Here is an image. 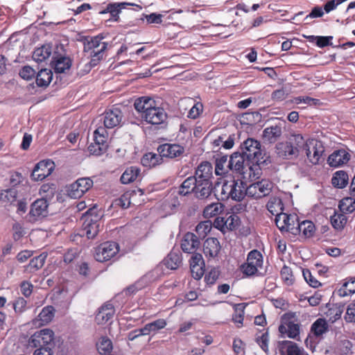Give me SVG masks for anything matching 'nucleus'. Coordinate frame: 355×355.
Here are the masks:
<instances>
[{"label": "nucleus", "instance_id": "1", "mask_svg": "<svg viewBox=\"0 0 355 355\" xmlns=\"http://www.w3.org/2000/svg\"><path fill=\"white\" fill-rule=\"evenodd\" d=\"M123 119L121 110L118 107H112L105 112L101 120L103 121L104 127H98L94 132V143L88 146L91 154L100 155L105 152L107 145L108 137L107 128L112 129L120 126Z\"/></svg>", "mask_w": 355, "mask_h": 355}, {"label": "nucleus", "instance_id": "2", "mask_svg": "<svg viewBox=\"0 0 355 355\" xmlns=\"http://www.w3.org/2000/svg\"><path fill=\"white\" fill-rule=\"evenodd\" d=\"M103 39V37L97 35L86 37L83 41L84 52L91 58L89 62L91 67L96 66L103 58L107 43L102 42Z\"/></svg>", "mask_w": 355, "mask_h": 355}, {"label": "nucleus", "instance_id": "3", "mask_svg": "<svg viewBox=\"0 0 355 355\" xmlns=\"http://www.w3.org/2000/svg\"><path fill=\"white\" fill-rule=\"evenodd\" d=\"M216 196L220 200L241 201L247 196L246 184L239 179L225 181L221 186L220 193Z\"/></svg>", "mask_w": 355, "mask_h": 355}, {"label": "nucleus", "instance_id": "4", "mask_svg": "<svg viewBox=\"0 0 355 355\" xmlns=\"http://www.w3.org/2000/svg\"><path fill=\"white\" fill-rule=\"evenodd\" d=\"M239 151L252 164L260 165L266 162L261 144L254 139L248 138L245 140L241 143Z\"/></svg>", "mask_w": 355, "mask_h": 355}, {"label": "nucleus", "instance_id": "5", "mask_svg": "<svg viewBox=\"0 0 355 355\" xmlns=\"http://www.w3.org/2000/svg\"><path fill=\"white\" fill-rule=\"evenodd\" d=\"M28 347H54L55 334L54 332L48 328L41 329L35 332L28 339Z\"/></svg>", "mask_w": 355, "mask_h": 355}, {"label": "nucleus", "instance_id": "6", "mask_svg": "<svg viewBox=\"0 0 355 355\" xmlns=\"http://www.w3.org/2000/svg\"><path fill=\"white\" fill-rule=\"evenodd\" d=\"M263 266V256L257 250L250 251L245 263L241 265V270L247 277L255 275Z\"/></svg>", "mask_w": 355, "mask_h": 355}, {"label": "nucleus", "instance_id": "7", "mask_svg": "<svg viewBox=\"0 0 355 355\" xmlns=\"http://www.w3.org/2000/svg\"><path fill=\"white\" fill-rule=\"evenodd\" d=\"M119 252V245L114 241H106L98 245L94 257L98 262H104L114 258Z\"/></svg>", "mask_w": 355, "mask_h": 355}, {"label": "nucleus", "instance_id": "8", "mask_svg": "<svg viewBox=\"0 0 355 355\" xmlns=\"http://www.w3.org/2000/svg\"><path fill=\"white\" fill-rule=\"evenodd\" d=\"M50 64L55 73H61L69 69L71 66V61L69 58L65 55L62 45L57 46V51L55 50Z\"/></svg>", "mask_w": 355, "mask_h": 355}, {"label": "nucleus", "instance_id": "9", "mask_svg": "<svg viewBox=\"0 0 355 355\" xmlns=\"http://www.w3.org/2000/svg\"><path fill=\"white\" fill-rule=\"evenodd\" d=\"M275 221L281 232L286 231L296 235L297 230L295 227L298 221V217L296 214H287L283 212L277 214Z\"/></svg>", "mask_w": 355, "mask_h": 355}, {"label": "nucleus", "instance_id": "10", "mask_svg": "<svg viewBox=\"0 0 355 355\" xmlns=\"http://www.w3.org/2000/svg\"><path fill=\"white\" fill-rule=\"evenodd\" d=\"M272 183L268 180H261L246 187L247 196L253 198H261L270 194Z\"/></svg>", "mask_w": 355, "mask_h": 355}, {"label": "nucleus", "instance_id": "11", "mask_svg": "<svg viewBox=\"0 0 355 355\" xmlns=\"http://www.w3.org/2000/svg\"><path fill=\"white\" fill-rule=\"evenodd\" d=\"M53 78V73L47 69H42L35 76V83L34 82L27 83L26 87L27 92L29 94H33L37 92L38 87H46L49 85Z\"/></svg>", "mask_w": 355, "mask_h": 355}, {"label": "nucleus", "instance_id": "12", "mask_svg": "<svg viewBox=\"0 0 355 355\" xmlns=\"http://www.w3.org/2000/svg\"><path fill=\"white\" fill-rule=\"evenodd\" d=\"M55 169V164L50 159L42 160L34 167L31 178L35 181H42L49 176Z\"/></svg>", "mask_w": 355, "mask_h": 355}, {"label": "nucleus", "instance_id": "13", "mask_svg": "<svg viewBox=\"0 0 355 355\" xmlns=\"http://www.w3.org/2000/svg\"><path fill=\"white\" fill-rule=\"evenodd\" d=\"M92 185L93 181L90 178H79L69 186L68 194L72 198H79L87 191Z\"/></svg>", "mask_w": 355, "mask_h": 355}, {"label": "nucleus", "instance_id": "14", "mask_svg": "<svg viewBox=\"0 0 355 355\" xmlns=\"http://www.w3.org/2000/svg\"><path fill=\"white\" fill-rule=\"evenodd\" d=\"M141 118L151 125H160L165 122L167 114L164 109L156 104L146 114H141Z\"/></svg>", "mask_w": 355, "mask_h": 355}, {"label": "nucleus", "instance_id": "15", "mask_svg": "<svg viewBox=\"0 0 355 355\" xmlns=\"http://www.w3.org/2000/svg\"><path fill=\"white\" fill-rule=\"evenodd\" d=\"M308 148H306V155L311 163L317 164L324 152V148L321 141L311 139L307 143Z\"/></svg>", "mask_w": 355, "mask_h": 355}, {"label": "nucleus", "instance_id": "16", "mask_svg": "<svg viewBox=\"0 0 355 355\" xmlns=\"http://www.w3.org/2000/svg\"><path fill=\"white\" fill-rule=\"evenodd\" d=\"M48 202L44 198L36 200L31 206L29 220L35 221L46 217L48 214Z\"/></svg>", "mask_w": 355, "mask_h": 355}, {"label": "nucleus", "instance_id": "17", "mask_svg": "<svg viewBox=\"0 0 355 355\" xmlns=\"http://www.w3.org/2000/svg\"><path fill=\"white\" fill-rule=\"evenodd\" d=\"M59 44H52L51 43H46L42 45L35 49L33 53V59L37 62H42L54 56L55 50L57 51V46Z\"/></svg>", "mask_w": 355, "mask_h": 355}, {"label": "nucleus", "instance_id": "18", "mask_svg": "<svg viewBox=\"0 0 355 355\" xmlns=\"http://www.w3.org/2000/svg\"><path fill=\"white\" fill-rule=\"evenodd\" d=\"M280 355H308L303 348L290 340H282L277 343Z\"/></svg>", "mask_w": 355, "mask_h": 355}, {"label": "nucleus", "instance_id": "19", "mask_svg": "<svg viewBox=\"0 0 355 355\" xmlns=\"http://www.w3.org/2000/svg\"><path fill=\"white\" fill-rule=\"evenodd\" d=\"M127 6H136V4L127 2L111 3L107 4L105 9L100 11L99 15L110 13V18L107 20V21H119L121 10L125 8Z\"/></svg>", "mask_w": 355, "mask_h": 355}, {"label": "nucleus", "instance_id": "20", "mask_svg": "<svg viewBox=\"0 0 355 355\" xmlns=\"http://www.w3.org/2000/svg\"><path fill=\"white\" fill-rule=\"evenodd\" d=\"M250 162H248L245 157L239 152L234 153L229 158L227 167L229 169L234 171L238 173L243 174L245 165L249 166Z\"/></svg>", "mask_w": 355, "mask_h": 355}, {"label": "nucleus", "instance_id": "21", "mask_svg": "<svg viewBox=\"0 0 355 355\" xmlns=\"http://www.w3.org/2000/svg\"><path fill=\"white\" fill-rule=\"evenodd\" d=\"M157 151L160 153L161 156L167 158H175L180 156L184 153V148L176 144L166 143L160 145Z\"/></svg>", "mask_w": 355, "mask_h": 355}, {"label": "nucleus", "instance_id": "22", "mask_svg": "<svg viewBox=\"0 0 355 355\" xmlns=\"http://www.w3.org/2000/svg\"><path fill=\"white\" fill-rule=\"evenodd\" d=\"M200 245L198 237L193 233L187 232L184 234L182 242L181 248L186 253H194Z\"/></svg>", "mask_w": 355, "mask_h": 355}, {"label": "nucleus", "instance_id": "23", "mask_svg": "<svg viewBox=\"0 0 355 355\" xmlns=\"http://www.w3.org/2000/svg\"><path fill=\"white\" fill-rule=\"evenodd\" d=\"M114 308L110 302H105L101 306L96 315L95 320L98 324H104L108 322L114 314Z\"/></svg>", "mask_w": 355, "mask_h": 355}, {"label": "nucleus", "instance_id": "24", "mask_svg": "<svg viewBox=\"0 0 355 355\" xmlns=\"http://www.w3.org/2000/svg\"><path fill=\"white\" fill-rule=\"evenodd\" d=\"M220 245L216 238H207L203 243V252L206 257L215 258L220 250Z\"/></svg>", "mask_w": 355, "mask_h": 355}, {"label": "nucleus", "instance_id": "25", "mask_svg": "<svg viewBox=\"0 0 355 355\" xmlns=\"http://www.w3.org/2000/svg\"><path fill=\"white\" fill-rule=\"evenodd\" d=\"M17 191L15 188H10L3 190L0 193V201L5 203V205H12L17 202V211H22V200H17Z\"/></svg>", "mask_w": 355, "mask_h": 355}, {"label": "nucleus", "instance_id": "26", "mask_svg": "<svg viewBox=\"0 0 355 355\" xmlns=\"http://www.w3.org/2000/svg\"><path fill=\"white\" fill-rule=\"evenodd\" d=\"M194 178L197 182L211 181L212 177V166L208 162H202L196 170Z\"/></svg>", "mask_w": 355, "mask_h": 355}, {"label": "nucleus", "instance_id": "27", "mask_svg": "<svg viewBox=\"0 0 355 355\" xmlns=\"http://www.w3.org/2000/svg\"><path fill=\"white\" fill-rule=\"evenodd\" d=\"M349 159V154L345 150H338L329 156L327 162L331 166L338 167L346 164Z\"/></svg>", "mask_w": 355, "mask_h": 355}, {"label": "nucleus", "instance_id": "28", "mask_svg": "<svg viewBox=\"0 0 355 355\" xmlns=\"http://www.w3.org/2000/svg\"><path fill=\"white\" fill-rule=\"evenodd\" d=\"M157 104L155 101L148 96H142L135 100L134 106L135 110L141 114H146L150 110L153 109Z\"/></svg>", "mask_w": 355, "mask_h": 355}, {"label": "nucleus", "instance_id": "29", "mask_svg": "<svg viewBox=\"0 0 355 355\" xmlns=\"http://www.w3.org/2000/svg\"><path fill=\"white\" fill-rule=\"evenodd\" d=\"M194 188H196L195 196L197 198L207 199L211 195L212 182L211 181L197 182Z\"/></svg>", "mask_w": 355, "mask_h": 355}, {"label": "nucleus", "instance_id": "30", "mask_svg": "<svg viewBox=\"0 0 355 355\" xmlns=\"http://www.w3.org/2000/svg\"><path fill=\"white\" fill-rule=\"evenodd\" d=\"M282 134L281 125H272L263 130L262 136L266 142L273 144L277 141Z\"/></svg>", "mask_w": 355, "mask_h": 355}, {"label": "nucleus", "instance_id": "31", "mask_svg": "<svg viewBox=\"0 0 355 355\" xmlns=\"http://www.w3.org/2000/svg\"><path fill=\"white\" fill-rule=\"evenodd\" d=\"M277 153L284 159H291L297 157V150L293 147L289 141L279 143L277 145Z\"/></svg>", "mask_w": 355, "mask_h": 355}, {"label": "nucleus", "instance_id": "32", "mask_svg": "<svg viewBox=\"0 0 355 355\" xmlns=\"http://www.w3.org/2000/svg\"><path fill=\"white\" fill-rule=\"evenodd\" d=\"M279 331L284 337L286 335L290 338L297 339L300 334V325L293 322H288L279 327Z\"/></svg>", "mask_w": 355, "mask_h": 355}, {"label": "nucleus", "instance_id": "33", "mask_svg": "<svg viewBox=\"0 0 355 355\" xmlns=\"http://www.w3.org/2000/svg\"><path fill=\"white\" fill-rule=\"evenodd\" d=\"M98 232V225L92 219L87 218L80 233L81 236H86L88 239H93Z\"/></svg>", "mask_w": 355, "mask_h": 355}, {"label": "nucleus", "instance_id": "34", "mask_svg": "<svg viewBox=\"0 0 355 355\" xmlns=\"http://www.w3.org/2000/svg\"><path fill=\"white\" fill-rule=\"evenodd\" d=\"M163 158L160 153H146L141 159V164L145 167L152 168L162 163Z\"/></svg>", "mask_w": 355, "mask_h": 355}, {"label": "nucleus", "instance_id": "35", "mask_svg": "<svg viewBox=\"0 0 355 355\" xmlns=\"http://www.w3.org/2000/svg\"><path fill=\"white\" fill-rule=\"evenodd\" d=\"M181 263L182 255L179 251H171L164 259V264L171 270L177 269Z\"/></svg>", "mask_w": 355, "mask_h": 355}, {"label": "nucleus", "instance_id": "36", "mask_svg": "<svg viewBox=\"0 0 355 355\" xmlns=\"http://www.w3.org/2000/svg\"><path fill=\"white\" fill-rule=\"evenodd\" d=\"M140 174V168L137 166H130L125 169L121 177L122 184H126L131 183L137 180Z\"/></svg>", "mask_w": 355, "mask_h": 355}, {"label": "nucleus", "instance_id": "37", "mask_svg": "<svg viewBox=\"0 0 355 355\" xmlns=\"http://www.w3.org/2000/svg\"><path fill=\"white\" fill-rule=\"evenodd\" d=\"M297 232L296 235L302 233L305 237H311L315 232V225L310 220H303L300 223L297 221L296 227Z\"/></svg>", "mask_w": 355, "mask_h": 355}, {"label": "nucleus", "instance_id": "38", "mask_svg": "<svg viewBox=\"0 0 355 355\" xmlns=\"http://www.w3.org/2000/svg\"><path fill=\"white\" fill-rule=\"evenodd\" d=\"M267 209L269 212H270L272 215H275V217L277 214H280L283 213L284 210V205L282 203V200L276 196L271 197L267 205Z\"/></svg>", "mask_w": 355, "mask_h": 355}, {"label": "nucleus", "instance_id": "39", "mask_svg": "<svg viewBox=\"0 0 355 355\" xmlns=\"http://www.w3.org/2000/svg\"><path fill=\"white\" fill-rule=\"evenodd\" d=\"M309 140H306L302 135H293L289 139V142L292 144L293 147L297 150V155L302 150H305L308 148L307 143Z\"/></svg>", "mask_w": 355, "mask_h": 355}, {"label": "nucleus", "instance_id": "40", "mask_svg": "<svg viewBox=\"0 0 355 355\" xmlns=\"http://www.w3.org/2000/svg\"><path fill=\"white\" fill-rule=\"evenodd\" d=\"M197 180L193 176L187 178L180 185L178 193L181 196H187L192 192L195 193L194 187L196 185Z\"/></svg>", "mask_w": 355, "mask_h": 355}, {"label": "nucleus", "instance_id": "41", "mask_svg": "<svg viewBox=\"0 0 355 355\" xmlns=\"http://www.w3.org/2000/svg\"><path fill=\"white\" fill-rule=\"evenodd\" d=\"M349 181L347 173L343 171H336L331 179L334 187L343 189L347 186Z\"/></svg>", "mask_w": 355, "mask_h": 355}, {"label": "nucleus", "instance_id": "42", "mask_svg": "<svg viewBox=\"0 0 355 355\" xmlns=\"http://www.w3.org/2000/svg\"><path fill=\"white\" fill-rule=\"evenodd\" d=\"M45 256L42 254L36 256L29 261L28 264L24 265V271L32 272L42 268L44 263Z\"/></svg>", "mask_w": 355, "mask_h": 355}, {"label": "nucleus", "instance_id": "43", "mask_svg": "<svg viewBox=\"0 0 355 355\" xmlns=\"http://www.w3.org/2000/svg\"><path fill=\"white\" fill-rule=\"evenodd\" d=\"M55 315V309L52 306H47L44 307L40 314L38 315V319L40 325H45L49 323Z\"/></svg>", "mask_w": 355, "mask_h": 355}, {"label": "nucleus", "instance_id": "44", "mask_svg": "<svg viewBox=\"0 0 355 355\" xmlns=\"http://www.w3.org/2000/svg\"><path fill=\"white\" fill-rule=\"evenodd\" d=\"M328 330V324L324 319H317L311 326V331L315 337H319L325 334Z\"/></svg>", "mask_w": 355, "mask_h": 355}, {"label": "nucleus", "instance_id": "45", "mask_svg": "<svg viewBox=\"0 0 355 355\" xmlns=\"http://www.w3.org/2000/svg\"><path fill=\"white\" fill-rule=\"evenodd\" d=\"M330 221L334 229L342 230L347 223V217L345 214L340 212H335L334 214L331 216Z\"/></svg>", "mask_w": 355, "mask_h": 355}, {"label": "nucleus", "instance_id": "46", "mask_svg": "<svg viewBox=\"0 0 355 355\" xmlns=\"http://www.w3.org/2000/svg\"><path fill=\"white\" fill-rule=\"evenodd\" d=\"M224 209V206L220 202H213L205 207L203 214L205 217L211 218L220 214Z\"/></svg>", "mask_w": 355, "mask_h": 355}, {"label": "nucleus", "instance_id": "47", "mask_svg": "<svg viewBox=\"0 0 355 355\" xmlns=\"http://www.w3.org/2000/svg\"><path fill=\"white\" fill-rule=\"evenodd\" d=\"M339 209L342 214L352 213L355 210V199L345 198L340 201Z\"/></svg>", "mask_w": 355, "mask_h": 355}, {"label": "nucleus", "instance_id": "48", "mask_svg": "<svg viewBox=\"0 0 355 355\" xmlns=\"http://www.w3.org/2000/svg\"><path fill=\"white\" fill-rule=\"evenodd\" d=\"M229 159L227 156L224 155L216 159L215 166V173L217 175H222L227 173Z\"/></svg>", "mask_w": 355, "mask_h": 355}, {"label": "nucleus", "instance_id": "49", "mask_svg": "<svg viewBox=\"0 0 355 355\" xmlns=\"http://www.w3.org/2000/svg\"><path fill=\"white\" fill-rule=\"evenodd\" d=\"M96 347L101 354L107 355V354H110L112 349V343L109 338L102 337L97 343Z\"/></svg>", "mask_w": 355, "mask_h": 355}, {"label": "nucleus", "instance_id": "50", "mask_svg": "<svg viewBox=\"0 0 355 355\" xmlns=\"http://www.w3.org/2000/svg\"><path fill=\"white\" fill-rule=\"evenodd\" d=\"M340 296L345 297L355 293V279L346 282L343 284L342 288L338 290Z\"/></svg>", "mask_w": 355, "mask_h": 355}, {"label": "nucleus", "instance_id": "51", "mask_svg": "<svg viewBox=\"0 0 355 355\" xmlns=\"http://www.w3.org/2000/svg\"><path fill=\"white\" fill-rule=\"evenodd\" d=\"M281 277L287 285H291L294 282V278L291 268L284 266L280 272Z\"/></svg>", "mask_w": 355, "mask_h": 355}, {"label": "nucleus", "instance_id": "52", "mask_svg": "<svg viewBox=\"0 0 355 355\" xmlns=\"http://www.w3.org/2000/svg\"><path fill=\"white\" fill-rule=\"evenodd\" d=\"M211 225L209 221L199 223L196 227V232L200 237L205 236L211 230Z\"/></svg>", "mask_w": 355, "mask_h": 355}, {"label": "nucleus", "instance_id": "53", "mask_svg": "<svg viewBox=\"0 0 355 355\" xmlns=\"http://www.w3.org/2000/svg\"><path fill=\"white\" fill-rule=\"evenodd\" d=\"M302 275L305 281L310 286L313 288H318L319 286L321 285L320 282L318 281L316 278L312 275L309 270L303 269Z\"/></svg>", "mask_w": 355, "mask_h": 355}, {"label": "nucleus", "instance_id": "54", "mask_svg": "<svg viewBox=\"0 0 355 355\" xmlns=\"http://www.w3.org/2000/svg\"><path fill=\"white\" fill-rule=\"evenodd\" d=\"M146 324L148 327L150 334H155L157 331L164 329L166 326V322L164 319H158Z\"/></svg>", "mask_w": 355, "mask_h": 355}, {"label": "nucleus", "instance_id": "55", "mask_svg": "<svg viewBox=\"0 0 355 355\" xmlns=\"http://www.w3.org/2000/svg\"><path fill=\"white\" fill-rule=\"evenodd\" d=\"M244 316V310L241 304H236L235 306L234 313L232 315V320L235 323L239 324L240 327L243 324Z\"/></svg>", "mask_w": 355, "mask_h": 355}, {"label": "nucleus", "instance_id": "56", "mask_svg": "<svg viewBox=\"0 0 355 355\" xmlns=\"http://www.w3.org/2000/svg\"><path fill=\"white\" fill-rule=\"evenodd\" d=\"M114 205L123 209L129 207L130 205V193H125L123 194L120 198L115 200Z\"/></svg>", "mask_w": 355, "mask_h": 355}, {"label": "nucleus", "instance_id": "57", "mask_svg": "<svg viewBox=\"0 0 355 355\" xmlns=\"http://www.w3.org/2000/svg\"><path fill=\"white\" fill-rule=\"evenodd\" d=\"M205 265H190L192 277L196 279H200L205 272Z\"/></svg>", "mask_w": 355, "mask_h": 355}, {"label": "nucleus", "instance_id": "58", "mask_svg": "<svg viewBox=\"0 0 355 355\" xmlns=\"http://www.w3.org/2000/svg\"><path fill=\"white\" fill-rule=\"evenodd\" d=\"M345 320L347 322H355V300L348 305Z\"/></svg>", "mask_w": 355, "mask_h": 355}, {"label": "nucleus", "instance_id": "59", "mask_svg": "<svg viewBox=\"0 0 355 355\" xmlns=\"http://www.w3.org/2000/svg\"><path fill=\"white\" fill-rule=\"evenodd\" d=\"M226 229L229 230H235L239 227V219L236 215H230L225 219Z\"/></svg>", "mask_w": 355, "mask_h": 355}, {"label": "nucleus", "instance_id": "60", "mask_svg": "<svg viewBox=\"0 0 355 355\" xmlns=\"http://www.w3.org/2000/svg\"><path fill=\"white\" fill-rule=\"evenodd\" d=\"M55 190V184H44L40 189V193L44 196L43 198L50 197L53 195Z\"/></svg>", "mask_w": 355, "mask_h": 355}, {"label": "nucleus", "instance_id": "61", "mask_svg": "<svg viewBox=\"0 0 355 355\" xmlns=\"http://www.w3.org/2000/svg\"><path fill=\"white\" fill-rule=\"evenodd\" d=\"M202 108L203 106L202 103H197L194 104L188 113V117L193 119L198 118L202 112Z\"/></svg>", "mask_w": 355, "mask_h": 355}, {"label": "nucleus", "instance_id": "62", "mask_svg": "<svg viewBox=\"0 0 355 355\" xmlns=\"http://www.w3.org/2000/svg\"><path fill=\"white\" fill-rule=\"evenodd\" d=\"M257 344L266 352H268V333L263 334L260 337L256 339Z\"/></svg>", "mask_w": 355, "mask_h": 355}, {"label": "nucleus", "instance_id": "63", "mask_svg": "<svg viewBox=\"0 0 355 355\" xmlns=\"http://www.w3.org/2000/svg\"><path fill=\"white\" fill-rule=\"evenodd\" d=\"M332 39V36H318L316 45L320 48H323L331 45V41Z\"/></svg>", "mask_w": 355, "mask_h": 355}, {"label": "nucleus", "instance_id": "64", "mask_svg": "<svg viewBox=\"0 0 355 355\" xmlns=\"http://www.w3.org/2000/svg\"><path fill=\"white\" fill-rule=\"evenodd\" d=\"M148 24H161L162 20V15L161 14L151 13L150 15H144Z\"/></svg>", "mask_w": 355, "mask_h": 355}]
</instances>
